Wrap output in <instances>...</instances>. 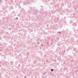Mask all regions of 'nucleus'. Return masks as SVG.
Returning <instances> with one entry per match:
<instances>
[{"label":"nucleus","instance_id":"obj_1","mask_svg":"<svg viewBox=\"0 0 78 78\" xmlns=\"http://www.w3.org/2000/svg\"><path fill=\"white\" fill-rule=\"evenodd\" d=\"M51 71L52 72H53V69H51Z\"/></svg>","mask_w":78,"mask_h":78},{"label":"nucleus","instance_id":"obj_3","mask_svg":"<svg viewBox=\"0 0 78 78\" xmlns=\"http://www.w3.org/2000/svg\"><path fill=\"white\" fill-rule=\"evenodd\" d=\"M42 45H43L42 44Z\"/></svg>","mask_w":78,"mask_h":78},{"label":"nucleus","instance_id":"obj_2","mask_svg":"<svg viewBox=\"0 0 78 78\" xmlns=\"http://www.w3.org/2000/svg\"><path fill=\"white\" fill-rule=\"evenodd\" d=\"M16 19H18V18H16Z\"/></svg>","mask_w":78,"mask_h":78}]
</instances>
